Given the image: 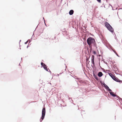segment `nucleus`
Returning a JSON list of instances; mask_svg holds the SVG:
<instances>
[{
  "mask_svg": "<svg viewBox=\"0 0 122 122\" xmlns=\"http://www.w3.org/2000/svg\"><path fill=\"white\" fill-rule=\"evenodd\" d=\"M86 41L88 45H92L94 47L97 48L96 41L94 38L90 37L87 39Z\"/></svg>",
  "mask_w": 122,
  "mask_h": 122,
  "instance_id": "obj_1",
  "label": "nucleus"
},
{
  "mask_svg": "<svg viewBox=\"0 0 122 122\" xmlns=\"http://www.w3.org/2000/svg\"><path fill=\"white\" fill-rule=\"evenodd\" d=\"M105 25L106 27L110 32L112 33L114 32L113 28L107 22H106L105 23Z\"/></svg>",
  "mask_w": 122,
  "mask_h": 122,
  "instance_id": "obj_2",
  "label": "nucleus"
},
{
  "mask_svg": "<svg viewBox=\"0 0 122 122\" xmlns=\"http://www.w3.org/2000/svg\"><path fill=\"white\" fill-rule=\"evenodd\" d=\"M46 113L45 106L44 105L42 110L41 116L40 119V122H41L44 118Z\"/></svg>",
  "mask_w": 122,
  "mask_h": 122,
  "instance_id": "obj_3",
  "label": "nucleus"
},
{
  "mask_svg": "<svg viewBox=\"0 0 122 122\" xmlns=\"http://www.w3.org/2000/svg\"><path fill=\"white\" fill-rule=\"evenodd\" d=\"M100 82L101 84V85L102 86L103 85L105 87V89H106L107 91V90L109 88V87L104 82H103L102 81H100Z\"/></svg>",
  "mask_w": 122,
  "mask_h": 122,
  "instance_id": "obj_4",
  "label": "nucleus"
},
{
  "mask_svg": "<svg viewBox=\"0 0 122 122\" xmlns=\"http://www.w3.org/2000/svg\"><path fill=\"white\" fill-rule=\"evenodd\" d=\"M94 56L93 55H92V56L91 58V62L92 64H93V66H92V65H91V66H92V68L94 69V66H95V63L94 61Z\"/></svg>",
  "mask_w": 122,
  "mask_h": 122,
  "instance_id": "obj_5",
  "label": "nucleus"
},
{
  "mask_svg": "<svg viewBox=\"0 0 122 122\" xmlns=\"http://www.w3.org/2000/svg\"><path fill=\"white\" fill-rule=\"evenodd\" d=\"M112 79L117 82L122 83V81L119 79L117 77H116L115 76H114V77L112 78Z\"/></svg>",
  "mask_w": 122,
  "mask_h": 122,
  "instance_id": "obj_6",
  "label": "nucleus"
},
{
  "mask_svg": "<svg viewBox=\"0 0 122 122\" xmlns=\"http://www.w3.org/2000/svg\"><path fill=\"white\" fill-rule=\"evenodd\" d=\"M93 72V76H94V78H95V79H96L97 81H98L99 80V79L98 78V77L97 76L95 75V73L94 72V71H92Z\"/></svg>",
  "mask_w": 122,
  "mask_h": 122,
  "instance_id": "obj_7",
  "label": "nucleus"
},
{
  "mask_svg": "<svg viewBox=\"0 0 122 122\" xmlns=\"http://www.w3.org/2000/svg\"><path fill=\"white\" fill-rule=\"evenodd\" d=\"M103 74L102 73L101 71L98 72V73L97 75L99 77H101L103 76Z\"/></svg>",
  "mask_w": 122,
  "mask_h": 122,
  "instance_id": "obj_8",
  "label": "nucleus"
},
{
  "mask_svg": "<svg viewBox=\"0 0 122 122\" xmlns=\"http://www.w3.org/2000/svg\"><path fill=\"white\" fill-rule=\"evenodd\" d=\"M74 11L73 10H70L69 13V15H72L74 13Z\"/></svg>",
  "mask_w": 122,
  "mask_h": 122,
  "instance_id": "obj_9",
  "label": "nucleus"
},
{
  "mask_svg": "<svg viewBox=\"0 0 122 122\" xmlns=\"http://www.w3.org/2000/svg\"><path fill=\"white\" fill-rule=\"evenodd\" d=\"M107 73L108 74V75L112 78V79L113 77H114L115 76L110 73L107 72Z\"/></svg>",
  "mask_w": 122,
  "mask_h": 122,
  "instance_id": "obj_10",
  "label": "nucleus"
},
{
  "mask_svg": "<svg viewBox=\"0 0 122 122\" xmlns=\"http://www.w3.org/2000/svg\"><path fill=\"white\" fill-rule=\"evenodd\" d=\"M109 93L110 94V95H111L113 97H116V95L114 94L113 93V92H109Z\"/></svg>",
  "mask_w": 122,
  "mask_h": 122,
  "instance_id": "obj_11",
  "label": "nucleus"
},
{
  "mask_svg": "<svg viewBox=\"0 0 122 122\" xmlns=\"http://www.w3.org/2000/svg\"><path fill=\"white\" fill-rule=\"evenodd\" d=\"M43 67L45 70L47 71H48V70H49V69L47 68V66L46 65V66H44Z\"/></svg>",
  "mask_w": 122,
  "mask_h": 122,
  "instance_id": "obj_12",
  "label": "nucleus"
},
{
  "mask_svg": "<svg viewBox=\"0 0 122 122\" xmlns=\"http://www.w3.org/2000/svg\"><path fill=\"white\" fill-rule=\"evenodd\" d=\"M78 81L79 82H80V83L82 84H85L86 83V82L84 81H83L81 80H78Z\"/></svg>",
  "mask_w": 122,
  "mask_h": 122,
  "instance_id": "obj_13",
  "label": "nucleus"
},
{
  "mask_svg": "<svg viewBox=\"0 0 122 122\" xmlns=\"http://www.w3.org/2000/svg\"><path fill=\"white\" fill-rule=\"evenodd\" d=\"M116 97L118 99L119 101H122V99L120 98L119 96L116 95Z\"/></svg>",
  "mask_w": 122,
  "mask_h": 122,
  "instance_id": "obj_14",
  "label": "nucleus"
},
{
  "mask_svg": "<svg viewBox=\"0 0 122 122\" xmlns=\"http://www.w3.org/2000/svg\"><path fill=\"white\" fill-rule=\"evenodd\" d=\"M71 76L72 77H73L74 78H75V79H77V80H79L80 79V78H78L76 76H72L71 75Z\"/></svg>",
  "mask_w": 122,
  "mask_h": 122,
  "instance_id": "obj_15",
  "label": "nucleus"
},
{
  "mask_svg": "<svg viewBox=\"0 0 122 122\" xmlns=\"http://www.w3.org/2000/svg\"><path fill=\"white\" fill-rule=\"evenodd\" d=\"M41 65L43 67L44 66H46V65L44 63H43V62H42L41 63Z\"/></svg>",
  "mask_w": 122,
  "mask_h": 122,
  "instance_id": "obj_16",
  "label": "nucleus"
},
{
  "mask_svg": "<svg viewBox=\"0 0 122 122\" xmlns=\"http://www.w3.org/2000/svg\"><path fill=\"white\" fill-rule=\"evenodd\" d=\"M90 56L89 57L87 58V57L86 58V61H89V59L90 58Z\"/></svg>",
  "mask_w": 122,
  "mask_h": 122,
  "instance_id": "obj_17",
  "label": "nucleus"
},
{
  "mask_svg": "<svg viewBox=\"0 0 122 122\" xmlns=\"http://www.w3.org/2000/svg\"><path fill=\"white\" fill-rule=\"evenodd\" d=\"M107 91H109V92H112V90L110 88H109Z\"/></svg>",
  "mask_w": 122,
  "mask_h": 122,
  "instance_id": "obj_18",
  "label": "nucleus"
},
{
  "mask_svg": "<svg viewBox=\"0 0 122 122\" xmlns=\"http://www.w3.org/2000/svg\"><path fill=\"white\" fill-rule=\"evenodd\" d=\"M89 45V47L91 48H92V46L93 45Z\"/></svg>",
  "mask_w": 122,
  "mask_h": 122,
  "instance_id": "obj_19",
  "label": "nucleus"
},
{
  "mask_svg": "<svg viewBox=\"0 0 122 122\" xmlns=\"http://www.w3.org/2000/svg\"><path fill=\"white\" fill-rule=\"evenodd\" d=\"M101 69L105 73H107V72H106L105 71H104L103 70H105L103 68H101Z\"/></svg>",
  "mask_w": 122,
  "mask_h": 122,
  "instance_id": "obj_20",
  "label": "nucleus"
},
{
  "mask_svg": "<svg viewBox=\"0 0 122 122\" xmlns=\"http://www.w3.org/2000/svg\"><path fill=\"white\" fill-rule=\"evenodd\" d=\"M67 97L69 100H71V101H72V100L71 98L70 97H69L68 96Z\"/></svg>",
  "mask_w": 122,
  "mask_h": 122,
  "instance_id": "obj_21",
  "label": "nucleus"
},
{
  "mask_svg": "<svg viewBox=\"0 0 122 122\" xmlns=\"http://www.w3.org/2000/svg\"><path fill=\"white\" fill-rule=\"evenodd\" d=\"M29 40V39L27 41H26V42H25V44H27V43L28 42Z\"/></svg>",
  "mask_w": 122,
  "mask_h": 122,
  "instance_id": "obj_22",
  "label": "nucleus"
},
{
  "mask_svg": "<svg viewBox=\"0 0 122 122\" xmlns=\"http://www.w3.org/2000/svg\"><path fill=\"white\" fill-rule=\"evenodd\" d=\"M67 32V31H64L63 32V35H64V34H66Z\"/></svg>",
  "mask_w": 122,
  "mask_h": 122,
  "instance_id": "obj_23",
  "label": "nucleus"
},
{
  "mask_svg": "<svg viewBox=\"0 0 122 122\" xmlns=\"http://www.w3.org/2000/svg\"><path fill=\"white\" fill-rule=\"evenodd\" d=\"M93 53L95 55V54H96V52L95 51H93Z\"/></svg>",
  "mask_w": 122,
  "mask_h": 122,
  "instance_id": "obj_24",
  "label": "nucleus"
},
{
  "mask_svg": "<svg viewBox=\"0 0 122 122\" xmlns=\"http://www.w3.org/2000/svg\"><path fill=\"white\" fill-rule=\"evenodd\" d=\"M113 68H114L115 70H117V71L118 70V68L117 67H114Z\"/></svg>",
  "mask_w": 122,
  "mask_h": 122,
  "instance_id": "obj_25",
  "label": "nucleus"
},
{
  "mask_svg": "<svg viewBox=\"0 0 122 122\" xmlns=\"http://www.w3.org/2000/svg\"><path fill=\"white\" fill-rule=\"evenodd\" d=\"M97 0L99 3H100L101 2V0Z\"/></svg>",
  "mask_w": 122,
  "mask_h": 122,
  "instance_id": "obj_26",
  "label": "nucleus"
},
{
  "mask_svg": "<svg viewBox=\"0 0 122 122\" xmlns=\"http://www.w3.org/2000/svg\"><path fill=\"white\" fill-rule=\"evenodd\" d=\"M48 72H50V73L51 74V71H50V70L49 69V70H48Z\"/></svg>",
  "mask_w": 122,
  "mask_h": 122,
  "instance_id": "obj_27",
  "label": "nucleus"
},
{
  "mask_svg": "<svg viewBox=\"0 0 122 122\" xmlns=\"http://www.w3.org/2000/svg\"><path fill=\"white\" fill-rule=\"evenodd\" d=\"M29 41H28L29 42L28 44H29V43H30L31 42V40H30V39H29Z\"/></svg>",
  "mask_w": 122,
  "mask_h": 122,
  "instance_id": "obj_28",
  "label": "nucleus"
},
{
  "mask_svg": "<svg viewBox=\"0 0 122 122\" xmlns=\"http://www.w3.org/2000/svg\"><path fill=\"white\" fill-rule=\"evenodd\" d=\"M110 62H112V64H113V65H114V63H115V62H112V61H110Z\"/></svg>",
  "mask_w": 122,
  "mask_h": 122,
  "instance_id": "obj_29",
  "label": "nucleus"
},
{
  "mask_svg": "<svg viewBox=\"0 0 122 122\" xmlns=\"http://www.w3.org/2000/svg\"><path fill=\"white\" fill-rule=\"evenodd\" d=\"M117 75H120L121 76H122V74H117Z\"/></svg>",
  "mask_w": 122,
  "mask_h": 122,
  "instance_id": "obj_30",
  "label": "nucleus"
},
{
  "mask_svg": "<svg viewBox=\"0 0 122 122\" xmlns=\"http://www.w3.org/2000/svg\"><path fill=\"white\" fill-rule=\"evenodd\" d=\"M117 67V66L116 65H115L113 66V67Z\"/></svg>",
  "mask_w": 122,
  "mask_h": 122,
  "instance_id": "obj_31",
  "label": "nucleus"
},
{
  "mask_svg": "<svg viewBox=\"0 0 122 122\" xmlns=\"http://www.w3.org/2000/svg\"><path fill=\"white\" fill-rule=\"evenodd\" d=\"M100 60H99V66H100Z\"/></svg>",
  "mask_w": 122,
  "mask_h": 122,
  "instance_id": "obj_32",
  "label": "nucleus"
},
{
  "mask_svg": "<svg viewBox=\"0 0 122 122\" xmlns=\"http://www.w3.org/2000/svg\"><path fill=\"white\" fill-rule=\"evenodd\" d=\"M103 62L105 64L107 63V62L105 61H103Z\"/></svg>",
  "mask_w": 122,
  "mask_h": 122,
  "instance_id": "obj_33",
  "label": "nucleus"
},
{
  "mask_svg": "<svg viewBox=\"0 0 122 122\" xmlns=\"http://www.w3.org/2000/svg\"><path fill=\"white\" fill-rule=\"evenodd\" d=\"M87 61V62L88 63V64H88L90 62V61Z\"/></svg>",
  "mask_w": 122,
  "mask_h": 122,
  "instance_id": "obj_34",
  "label": "nucleus"
},
{
  "mask_svg": "<svg viewBox=\"0 0 122 122\" xmlns=\"http://www.w3.org/2000/svg\"><path fill=\"white\" fill-rule=\"evenodd\" d=\"M115 51V54H116H116L117 55V53L116 52V51Z\"/></svg>",
  "mask_w": 122,
  "mask_h": 122,
  "instance_id": "obj_35",
  "label": "nucleus"
},
{
  "mask_svg": "<svg viewBox=\"0 0 122 122\" xmlns=\"http://www.w3.org/2000/svg\"><path fill=\"white\" fill-rule=\"evenodd\" d=\"M109 5H110V6H111V7H112V5H111L110 4H109Z\"/></svg>",
  "mask_w": 122,
  "mask_h": 122,
  "instance_id": "obj_36",
  "label": "nucleus"
},
{
  "mask_svg": "<svg viewBox=\"0 0 122 122\" xmlns=\"http://www.w3.org/2000/svg\"><path fill=\"white\" fill-rule=\"evenodd\" d=\"M63 73V72H62V73H59V75H60L61 74H62V73Z\"/></svg>",
  "mask_w": 122,
  "mask_h": 122,
  "instance_id": "obj_37",
  "label": "nucleus"
},
{
  "mask_svg": "<svg viewBox=\"0 0 122 122\" xmlns=\"http://www.w3.org/2000/svg\"><path fill=\"white\" fill-rule=\"evenodd\" d=\"M108 71V70H106V71H105L107 72H106L107 71Z\"/></svg>",
  "mask_w": 122,
  "mask_h": 122,
  "instance_id": "obj_38",
  "label": "nucleus"
},
{
  "mask_svg": "<svg viewBox=\"0 0 122 122\" xmlns=\"http://www.w3.org/2000/svg\"><path fill=\"white\" fill-rule=\"evenodd\" d=\"M116 55L117 56H118V57H120V56H119L118 55V54H117V55L116 54Z\"/></svg>",
  "mask_w": 122,
  "mask_h": 122,
  "instance_id": "obj_39",
  "label": "nucleus"
},
{
  "mask_svg": "<svg viewBox=\"0 0 122 122\" xmlns=\"http://www.w3.org/2000/svg\"><path fill=\"white\" fill-rule=\"evenodd\" d=\"M29 47V44H28V46H27V48Z\"/></svg>",
  "mask_w": 122,
  "mask_h": 122,
  "instance_id": "obj_40",
  "label": "nucleus"
},
{
  "mask_svg": "<svg viewBox=\"0 0 122 122\" xmlns=\"http://www.w3.org/2000/svg\"><path fill=\"white\" fill-rule=\"evenodd\" d=\"M115 74H116L117 75V74H118V73H117V72H116V71H115Z\"/></svg>",
  "mask_w": 122,
  "mask_h": 122,
  "instance_id": "obj_41",
  "label": "nucleus"
},
{
  "mask_svg": "<svg viewBox=\"0 0 122 122\" xmlns=\"http://www.w3.org/2000/svg\"><path fill=\"white\" fill-rule=\"evenodd\" d=\"M38 25L36 26V29H35V30H34V31H35V30H36V29L38 27Z\"/></svg>",
  "mask_w": 122,
  "mask_h": 122,
  "instance_id": "obj_42",
  "label": "nucleus"
},
{
  "mask_svg": "<svg viewBox=\"0 0 122 122\" xmlns=\"http://www.w3.org/2000/svg\"><path fill=\"white\" fill-rule=\"evenodd\" d=\"M112 10H115L113 8V7H112Z\"/></svg>",
  "mask_w": 122,
  "mask_h": 122,
  "instance_id": "obj_43",
  "label": "nucleus"
},
{
  "mask_svg": "<svg viewBox=\"0 0 122 122\" xmlns=\"http://www.w3.org/2000/svg\"><path fill=\"white\" fill-rule=\"evenodd\" d=\"M43 19L44 20V22H45V19H44V17H43Z\"/></svg>",
  "mask_w": 122,
  "mask_h": 122,
  "instance_id": "obj_44",
  "label": "nucleus"
},
{
  "mask_svg": "<svg viewBox=\"0 0 122 122\" xmlns=\"http://www.w3.org/2000/svg\"><path fill=\"white\" fill-rule=\"evenodd\" d=\"M43 19L44 20V22H45V19H44V17H43Z\"/></svg>",
  "mask_w": 122,
  "mask_h": 122,
  "instance_id": "obj_45",
  "label": "nucleus"
},
{
  "mask_svg": "<svg viewBox=\"0 0 122 122\" xmlns=\"http://www.w3.org/2000/svg\"><path fill=\"white\" fill-rule=\"evenodd\" d=\"M21 41V40H20V41H19V43L20 44V42Z\"/></svg>",
  "mask_w": 122,
  "mask_h": 122,
  "instance_id": "obj_46",
  "label": "nucleus"
},
{
  "mask_svg": "<svg viewBox=\"0 0 122 122\" xmlns=\"http://www.w3.org/2000/svg\"><path fill=\"white\" fill-rule=\"evenodd\" d=\"M115 51V50H113V52L114 53H115V51Z\"/></svg>",
  "mask_w": 122,
  "mask_h": 122,
  "instance_id": "obj_47",
  "label": "nucleus"
},
{
  "mask_svg": "<svg viewBox=\"0 0 122 122\" xmlns=\"http://www.w3.org/2000/svg\"><path fill=\"white\" fill-rule=\"evenodd\" d=\"M44 23H45V25H46V23H45V22H44Z\"/></svg>",
  "mask_w": 122,
  "mask_h": 122,
  "instance_id": "obj_48",
  "label": "nucleus"
},
{
  "mask_svg": "<svg viewBox=\"0 0 122 122\" xmlns=\"http://www.w3.org/2000/svg\"><path fill=\"white\" fill-rule=\"evenodd\" d=\"M106 64L107 65V66H108V64H107V63Z\"/></svg>",
  "mask_w": 122,
  "mask_h": 122,
  "instance_id": "obj_49",
  "label": "nucleus"
},
{
  "mask_svg": "<svg viewBox=\"0 0 122 122\" xmlns=\"http://www.w3.org/2000/svg\"><path fill=\"white\" fill-rule=\"evenodd\" d=\"M57 76H59V74H57Z\"/></svg>",
  "mask_w": 122,
  "mask_h": 122,
  "instance_id": "obj_50",
  "label": "nucleus"
},
{
  "mask_svg": "<svg viewBox=\"0 0 122 122\" xmlns=\"http://www.w3.org/2000/svg\"><path fill=\"white\" fill-rule=\"evenodd\" d=\"M72 101V102H71V103H72V102H73V100H72V101Z\"/></svg>",
  "mask_w": 122,
  "mask_h": 122,
  "instance_id": "obj_51",
  "label": "nucleus"
},
{
  "mask_svg": "<svg viewBox=\"0 0 122 122\" xmlns=\"http://www.w3.org/2000/svg\"><path fill=\"white\" fill-rule=\"evenodd\" d=\"M32 38L31 37V40H31H31H32Z\"/></svg>",
  "mask_w": 122,
  "mask_h": 122,
  "instance_id": "obj_52",
  "label": "nucleus"
},
{
  "mask_svg": "<svg viewBox=\"0 0 122 122\" xmlns=\"http://www.w3.org/2000/svg\"><path fill=\"white\" fill-rule=\"evenodd\" d=\"M108 66V67H109V68H109V69H110V67H109V66Z\"/></svg>",
  "mask_w": 122,
  "mask_h": 122,
  "instance_id": "obj_53",
  "label": "nucleus"
},
{
  "mask_svg": "<svg viewBox=\"0 0 122 122\" xmlns=\"http://www.w3.org/2000/svg\"><path fill=\"white\" fill-rule=\"evenodd\" d=\"M69 100L70 101V102H71V100Z\"/></svg>",
  "mask_w": 122,
  "mask_h": 122,
  "instance_id": "obj_54",
  "label": "nucleus"
},
{
  "mask_svg": "<svg viewBox=\"0 0 122 122\" xmlns=\"http://www.w3.org/2000/svg\"><path fill=\"white\" fill-rule=\"evenodd\" d=\"M102 59H103V61H104V59H103V58H102Z\"/></svg>",
  "mask_w": 122,
  "mask_h": 122,
  "instance_id": "obj_55",
  "label": "nucleus"
},
{
  "mask_svg": "<svg viewBox=\"0 0 122 122\" xmlns=\"http://www.w3.org/2000/svg\"><path fill=\"white\" fill-rule=\"evenodd\" d=\"M100 66V68H102Z\"/></svg>",
  "mask_w": 122,
  "mask_h": 122,
  "instance_id": "obj_56",
  "label": "nucleus"
},
{
  "mask_svg": "<svg viewBox=\"0 0 122 122\" xmlns=\"http://www.w3.org/2000/svg\"><path fill=\"white\" fill-rule=\"evenodd\" d=\"M86 67H87L88 68H89V67H87V65H86Z\"/></svg>",
  "mask_w": 122,
  "mask_h": 122,
  "instance_id": "obj_57",
  "label": "nucleus"
},
{
  "mask_svg": "<svg viewBox=\"0 0 122 122\" xmlns=\"http://www.w3.org/2000/svg\"><path fill=\"white\" fill-rule=\"evenodd\" d=\"M117 8H116V10H117Z\"/></svg>",
  "mask_w": 122,
  "mask_h": 122,
  "instance_id": "obj_58",
  "label": "nucleus"
},
{
  "mask_svg": "<svg viewBox=\"0 0 122 122\" xmlns=\"http://www.w3.org/2000/svg\"><path fill=\"white\" fill-rule=\"evenodd\" d=\"M104 7L105 8V5H104Z\"/></svg>",
  "mask_w": 122,
  "mask_h": 122,
  "instance_id": "obj_59",
  "label": "nucleus"
},
{
  "mask_svg": "<svg viewBox=\"0 0 122 122\" xmlns=\"http://www.w3.org/2000/svg\"><path fill=\"white\" fill-rule=\"evenodd\" d=\"M110 64H111V66H112V64H111V63H110Z\"/></svg>",
  "mask_w": 122,
  "mask_h": 122,
  "instance_id": "obj_60",
  "label": "nucleus"
},
{
  "mask_svg": "<svg viewBox=\"0 0 122 122\" xmlns=\"http://www.w3.org/2000/svg\"><path fill=\"white\" fill-rule=\"evenodd\" d=\"M83 39H84V40H86V39H85L84 38H83Z\"/></svg>",
  "mask_w": 122,
  "mask_h": 122,
  "instance_id": "obj_61",
  "label": "nucleus"
},
{
  "mask_svg": "<svg viewBox=\"0 0 122 122\" xmlns=\"http://www.w3.org/2000/svg\"><path fill=\"white\" fill-rule=\"evenodd\" d=\"M30 103V102H28V104H29V103Z\"/></svg>",
  "mask_w": 122,
  "mask_h": 122,
  "instance_id": "obj_62",
  "label": "nucleus"
},
{
  "mask_svg": "<svg viewBox=\"0 0 122 122\" xmlns=\"http://www.w3.org/2000/svg\"><path fill=\"white\" fill-rule=\"evenodd\" d=\"M19 66L20 65V64H19Z\"/></svg>",
  "mask_w": 122,
  "mask_h": 122,
  "instance_id": "obj_63",
  "label": "nucleus"
},
{
  "mask_svg": "<svg viewBox=\"0 0 122 122\" xmlns=\"http://www.w3.org/2000/svg\"><path fill=\"white\" fill-rule=\"evenodd\" d=\"M54 39L55 38H56V37H54Z\"/></svg>",
  "mask_w": 122,
  "mask_h": 122,
  "instance_id": "obj_64",
  "label": "nucleus"
}]
</instances>
